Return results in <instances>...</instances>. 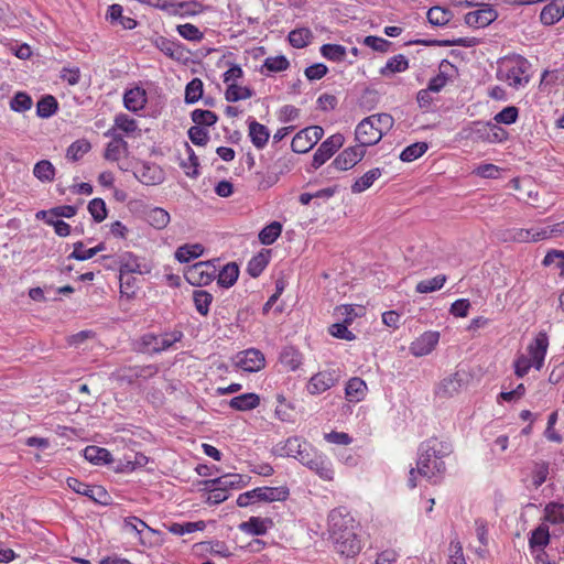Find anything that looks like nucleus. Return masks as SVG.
I'll use <instances>...</instances> for the list:
<instances>
[{"mask_svg": "<svg viewBox=\"0 0 564 564\" xmlns=\"http://www.w3.org/2000/svg\"><path fill=\"white\" fill-rule=\"evenodd\" d=\"M327 525L329 538L339 554L352 557L360 552L361 543L357 535L358 524L345 507L335 508L329 512Z\"/></svg>", "mask_w": 564, "mask_h": 564, "instance_id": "obj_1", "label": "nucleus"}, {"mask_svg": "<svg viewBox=\"0 0 564 564\" xmlns=\"http://www.w3.org/2000/svg\"><path fill=\"white\" fill-rule=\"evenodd\" d=\"M452 452L453 446L446 441L436 437L426 440L419 447L417 474L430 481L436 482V478L446 470L443 458L449 456Z\"/></svg>", "mask_w": 564, "mask_h": 564, "instance_id": "obj_2", "label": "nucleus"}, {"mask_svg": "<svg viewBox=\"0 0 564 564\" xmlns=\"http://www.w3.org/2000/svg\"><path fill=\"white\" fill-rule=\"evenodd\" d=\"M550 346V339L544 330H540L529 343L524 354H520L513 361L514 373L523 378L531 368L541 370Z\"/></svg>", "mask_w": 564, "mask_h": 564, "instance_id": "obj_3", "label": "nucleus"}, {"mask_svg": "<svg viewBox=\"0 0 564 564\" xmlns=\"http://www.w3.org/2000/svg\"><path fill=\"white\" fill-rule=\"evenodd\" d=\"M530 63L520 55H511L498 62L497 78L508 83L513 88H519L529 83Z\"/></svg>", "mask_w": 564, "mask_h": 564, "instance_id": "obj_4", "label": "nucleus"}, {"mask_svg": "<svg viewBox=\"0 0 564 564\" xmlns=\"http://www.w3.org/2000/svg\"><path fill=\"white\" fill-rule=\"evenodd\" d=\"M290 491L286 487H258L250 491L240 494L237 498L239 507H248L254 502H274L288 499Z\"/></svg>", "mask_w": 564, "mask_h": 564, "instance_id": "obj_5", "label": "nucleus"}, {"mask_svg": "<svg viewBox=\"0 0 564 564\" xmlns=\"http://www.w3.org/2000/svg\"><path fill=\"white\" fill-rule=\"evenodd\" d=\"M306 456L300 458V463L314 471L321 479L332 481L335 476L332 460L323 453L311 448Z\"/></svg>", "mask_w": 564, "mask_h": 564, "instance_id": "obj_6", "label": "nucleus"}, {"mask_svg": "<svg viewBox=\"0 0 564 564\" xmlns=\"http://www.w3.org/2000/svg\"><path fill=\"white\" fill-rule=\"evenodd\" d=\"M339 368L329 367L315 373L308 381L306 388L311 394H321L335 387L341 379Z\"/></svg>", "mask_w": 564, "mask_h": 564, "instance_id": "obj_7", "label": "nucleus"}, {"mask_svg": "<svg viewBox=\"0 0 564 564\" xmlns=\"http://www.w3.org/2000/svg\"><path fill=\"white\" fill-rule=\"evenodd\" d=\"M497 236L505 242H535L545 239V231L541 228H507L499 230Z\"/></svg>", "mask_w": 564, "mask_h": 564, "instance_id": "obj_8", "label": "nucleus"}, {"mask_svg": "<svg viewBox=\"0 0 564 564\" xmlns=\"http://www.w3.org/2000/svg\"><path fill=\"white\" fill-rule=\"evenodd\" d=\"M324 130L318 126L305 128L297 132L291 142V148L295 153H306L323 137Z\"/></svg>", "mask_w": 564, "mask_h": 564, "instance_id": "obj_9", "label": "nucleus"}, {"mask_svg": "<svg viewBox=\"0 0 564 564\" xmlns=\"http://www.w3.org/2000/svg\"><path fill=\"white\" fill-rule=\"evenodd\" d=\"M100 260H112L118 264L120 273L147 274L151 271V268L147 263L140 262L139 258L129 251L123 252L116 258L111 256H102Z\"/></svg>", "mask_w": 564, "mask_h": 564, "instance_id": "obj_10", "label": "nucleus"}, {"mask_svg": "<svg viewBox=\"0 0 564 564\" xmlns=\"http://www.w3.org/2000/svg\"><path fill=\"white\" fill-rule=\"evenodd\" d=\"M184 276L192 285H208L216 276V268L209 261L197 262L185 271Z\"/></svg>", "mask_w": 564, "mask_h": 564, "instance_id": "obj_11", "label": "nucleus"}, {"mask_svg": "<svg viewBox=\"0 0 564 564\" xmlns=\"http://www.w3.org/2000/svg\"><path fill=\"white\" fill-rule=\"evenodd\" d=\"M466 383V373L464 371H456L445 377L437 384L435 393L442 399H449L458 394Z\"/></svg>", "mask_w": 564, "mask_h": 564, "instance_id": "obj_12", "label": "nucleus"}, {"mask_svg": "<svg viewBox=\"0 0 564 564\" xmlns=\"http://www.w3.org/2000/svg\"><path fill=\"white\" fill-rule=\"evenodd\" d=\"M343 144L344 135L340 133L327 138L314 153L312 166L314 169L322 166Z\"/></svg>", "mask_w": 564, "mask_h": 564, "instance_id": "obj_13", "label": "nucleus"}, {"mask_svg": "<svg viewBox=\"0 0 564 564\" xmlns=\"http://www.w3.org/2000/svg\"><path fill=\"white\" fill-rule=\"evenodd\" d=\"M183 338L181 330H173L161 335L148 334L143 337V343L154 352H161L171 348L175 343Z\"/></svg>", "mask_w": 564, "mask_h": 564, "instance_id": "obj_14", "label": "nucleus"}, {"mask_svg": "<svg viewBox=\"0 0 564 564\" xmlns=\"http://www.w3.org/2000/svg\"><path fill=\"white\" fill-rule=\"evenodd\" d=\"M355 137L358 142L357 145L365 149L366 147L373 145L382 139V133L378 130L373 122L367 117L362 119L356 127Z\"/></svg>", "mask_w": 564, "mask_h": 564, "instance_id": "obj_15", "label": "nucleus"}, {"mask_svg": "<svg viewBox=\"0 0 564 564\" xmlns=\"http://www.w3.org/2000/svg\"><path fill=\"white\" fill-rule=\"evenodd\" d=\"M365 154L366 150L359 145L347 148L336 156L328 169L334 167L337 171H347L360 162Z\"/></svg>", "mask_w": 564, "mask_h": 564, "instance_id": "obj_16", "label": "nucleus"}, {"mask_svg": "<svg viewBox=\"0 0 564 564\" xmlns=\"http://www.w3.org/2000/svg\"><path fill=\"white\" fill-rule=\"evenodd\" d=\"M265 364L264 355L254 348L240 351L236 356V365L245 371H260Z\"/></svg>", "mask_w": 564, "mask_h": 564, "instance_id": "obj_17", "label": "nucleus"}, {"mask_svg": "<svg viewBox=\"0 0 564 564\" xmlns=\"http://www.w3.org/2000/svg\"><path fill=\"white\" fill-rule=\"evenodd\" d=\"M498 19V12L490 6H484L465 14L464 21L471 28H485Z\"/></svg>", "mask_w": 564, "mask_h": 564, "instance_id": "obj_18", "label": "nucleus"}, {"mask_svg": "<svg viewBox=\"0 0 564 564\" xmlns=\"http://www.w3.org/2000/svg\"><path fill=\"white\" fill-rule=\"evenodd\" d=\"M133 174L138 181L144 185H155L163 182V171L156 164L147 162L140 163L134 167Z\"/></svg>", "mask_w": 564, "mask_h": 564, "instance_id": "obj_19", "label": "nucleus"}, {"mask_svg": "<svg viewBox=\"0 0 564 564\" xmlns=\"http://www.w3.org/2000/svg\"><path fill=\"white\" fill-rule=\"evenodd\" d=\"M438 340V332H425L411 344L410 351L415 357L426 356L435 348Z\"/></svg>", "mask_w": 564, "mask_h": 564, "instance_id": "obj_20", "label": "nucleus"}, {"mask_svg": "<svg viewBox=\"0 0 564 564\" xmlns=\"http://www.w3.org/2000/svg\"><path fill=\"white\" fill-rule=\"evenodd\" d=\"M312 448L306 442L302 441L299 437H290L284 444L276 448V453L280 456L293 457L300 462L302 456H306Z\"/></svg>", "mask_w": 564, "mask_h": 564, "instance_id": "obj_21", "label": "nucleus"}, {"mask_svg": "<svg viewBox=\"0 0 564 564\" xmlns=\"http://www.w3.org/2000/svg\"><path fill=\"white\" fill-rule=\"evenodd\" d=\"M106 135H112V140L107 144L105 150V159L108 161H118L121 156L129 153V145L120 134H115L113 130H109Z\"/></svg>", "mask_w": 564, "mask_h": 564, "instance_id": "obj_22", "label": "nucleus"}, {"mask_svg": "<svg viewBox=\"0 0 564 564\" xmlns=\"http://www.w3.org/2000/svg\"><path fill=\"white\" fill-rule=\"evenodd\" d=\"M207 487H220V489H240L247 485L246 478L240 474H227L215 479L207 480Z\"/></svg>", "mask_w": 564, "mask_h": 564, "instance_id": "obj_23", "label": "nucleus"}, {"mask_svg": "<svg viewBox=\"0 0 564 564\" xmlns=\"http://www.w3.org/2000/svg\"><path fill=\"white\" fill-rule=\"evenodd\" d=\"M564 18V0H552L540 14V21L544 25H553Z\"/></svg>", "mask_w": 564, "mask_h": 564, "instance_id": "obj_24", "label": "nucleus"}, {"mask_svg": "<svg viewBox=\"0 0 564 564\" xmlns=\"http://www.w3.org/2000/svg\"><path fill=\"white\" fill-rule=\"evenodd\" d=\"M124 107L133 112L144 108L147 104V93L143 88L135 86L124 93L123 96Z\"/></svg>", "mask_w": 564, "mask_h": 564, "instance_id": "obj_25", "label": "nucleus"}, {"mask_svg": "<svg viewBox=\"0 0 564 564\" xmlns=\"http://www.w3.org/2000/svg\"><path fill=\"white\" fill-rule=\"evenodd\" d=\"M248 126L249 137L252 144L257 149H263L267 145L270 138L269 129L264 124L259 123L256 120H250Z\"/></svg>", "mask_w": 564, "mask_h": 564, "instance_id": "obj_26", "label": "nucleus"}, {"mask_svg": "<svg viewBox=\"0 0 564 564\" xmlns=\"http://www.w3.org/2000/svg\"><path fill=\"white\" fill-rule=\"evenodd\" d=\"M367 384L358 377L350 378L346 384V398L350 402H360L366 397Z\"/></svg>", "mask_w": 564, "mask_h": 564, "instance_id": "obj_27", "label": "nucleus"}, {"mask_svg": "<svg viewBox=\"0 0 564 564\" xmlns=\"http://www.w3.org/2000/svg\"><path fill=\"white\" fill-rule=\"evenodd\" d=\"M382 175L380 167H375L366 172L362 176L358 177L351 185V192L359 194L372 186V184Z\"/></svg>", "mask_w": 564, "mask_h": 564, "instance_id": "obj_28", "label": "nucleus"}, {"mask_svg": "<svg viewBox=\"0 0 564 564\" xmlns=\"http://www.w3.org/2000/svg\"><path fill=\"white\" fill-rule=\"evenodd\" d=\"M123 530L134 532L138 536L141 543L143 542L142 533L147 531L150 534H156L158 531L150 528L143 520L135 516H130L124 518L123 520Z\"/></svg>", "mask_w": 564, "mask_h": 564, "instance_id": "obj_29", "label": "nucleus"}, {"mask_svg": "<svg viewBox=\"0 0 564 564\" xmlns=\"http://www.w3.org/2000/svg\"><path fill=\"white\" fill-rule=\"evenodd\" d=\"M260 404V397L256 393H243L230 400L229 405L237 411L256 409Z\"/></svg>", "mask_w": 564, "mask_h": 564, "instance_id": "obj_30", "label": "nucleus"}, {"mask_svg": "<svg viewBox=\"0 0 564 564\" xmlns=\"http://www.w3.org/2000/svg\"><path fill=\"white\" fill-rule=\"evenodd\" d=\"M270 519H262L258 517H251L248 521L241 522L239 529L242 532L253 535H262L268 530V524H271Z\"/></svg>", "mask_w": 564, "mask_h": 564, "instance_id": "obj_31", "label": "nucleus"}, {"mask_svg": "<svg viewBox=\"0 0 564 564\" xmlns=\"http://www.w3.org/2000/svg\"><path fill=\"white\" fill-rule=\"evenodd\" d=\"M84 457L93 464H108L112 462L108 449L95 445H89L84 449Z\"/></svg>", "mask_w": 564, "mask_h": 564, "instance_id": "obj_32", "label": "nucleus"}, {"mask_svg": "<svg viewBox=\"0 0 564 564\" xmlns=\"http://www.w3.org/2000/svg\"><path fill=\"white\" fill-rule=\"evenodd\" d=\"M239 276V268L235 262L227 263L218 273L217 283L223 288L232 286Z\"/></svg>", "mask_w": 564, "mask_h": 564, "instance_id": "obj_33", "label": "nucleus"}, {"mask_svg": "<svg viewBox=\"0 0 564 564\" xmlns=\"http://www.w3.org/2000/svg\"><path fill=\"white\" fill-rule=\"evenodd\" d=\"M409 67V61L408 58L402 55H394L391 58L388 59L384 67L381 68L380 74L382 76H391L395 73H401L406 70Z\"/></svg>", "mask_w": 564, "mask_h": 564, "instance_id": "obj_34", "label": "nucleus"}, {"mask_svg": "<svg viewBox=\"0 0 564 564\" xmlns=\"http://www.w3.org/2000/svg\"><path fill=\"white\" fill-rule=\"evenodd\" d=\"M302 354L293 347H285L281 355V364L290 371H295L302 365Z\"/></svg>", "mask_w": 564, "mask_h": 564, "instance_id": "obj_35", "label": "nucleus"}, {"mask_svg": "<svg viewBox=\"0 0 564 564\" xmlns=\"http://www.w3.org/2000/svg\"><path fill=\"white\" fill-rule=\"evenodd\" d=\"M145 219L152 227L163 229L169 225L171 218L165 209L154 207L147 212Z\"/></svg>", "mask_w": 564, "mask_h": 564, "instance_id": "obj_36", "label": "nucleus"}, {"mask_svg": "<svg viewBox=\"0 0 564 564\" xmlns=\"http://www.w3.org/2000/svg\"><path fill=\"white\" fill-rule=\"evenodd\" d=\"M204 251V248L200 243L194 245H183L178 247L175 251V258L181 263L189 262L193 259L198 258Z\"/></svg>", "mask_w": 564, "mask_h": 564, "instance_id": "obj_37", "label": "nucleus"}, {"mask_svg": "<svg viewBox=\"0 0 564 564\" xmlns=\"http://www.w3.org/2000/svg\"><path fill=\"white\" fill-rule=\"evenodd\" d=\"M58 109V102L52 95L43 96L36 104V115L41 118L52 117Z\"/></svg>", "mask_w": 564, "mask_h": 564, "instance_id": "obj_38", "label": "nucleus"}, {"mask_svg": "<svg viewBox=\"0 0 564 564\" xmlns=\"http://www.w3.org/2000/svg\"><path fill=\"white\" fill-rule=\"evenodd\" d=\"M453 18V12L443 7H432L427 11V20L431 24L442 26L447 24Z\"/></svg>", "mask_w": 564, "mask_h": 564, "instance_id": "obj_39", "label": "nucleus"}, {"mask_svg": "<svg viewBox=\"0 0 564 564\" xmlns=\"http://www.w3.org/2000/svg\"><path fill=\"white\" fill-rule=\"evenodd\" d=\"M253 96V90L249 87L239 86L235 83L229 84L225 91V98L229 102L248 99Z\"/></svg>", "mask_w": 564, "mask_h": 564, "instance_id": "obj_40", "label": "nucleus"}, {"mask_svg": "<svg viewBox=\"0 0 564 564\" xmlns=\"http://www.w3.org/2000/svg\"><path fill=\"white\" fill-rule=\"evenodd\" d=\"M313 39V34L307 28H300L289 33V42L293 47L303 48L307 46Z\"/></svg>", "mask_w": 564, "mask_h": 564, "instance_id": "obj_41", "label": "nucleus"}, {"mask_svg": "<svg viewBox=\"0 0 564 564\" xmlns=\"http://www.w3.org/2000/svg\"><path fill=\"white\" fill-rule=\"evenodd\" d=\"M550 542V533L549 528L546 525H539L535 530L531 532V536L529 539V545L532 550L535 549H544Z\"/></svg>", "mask_w": 564, "mask_h": 564, "instance_id": "obj_42", "label": "nucleus"}, {"mask_svg": "<svg viewBox=\"0 0 564 564\" xmlns=\"http://www.w3.org/2000/svg\"><path fill=\"white\" fill-rule=\"evenodd\" d=\"M193 301L196 311L200 315L207 316L209 313V306L213 302V295L205 290H195L193 292Z\"/></svg>", "mask_w": 564, "mask_h": 564, "instance_id": "obj_43", "label": "nucleus"}, {"mask_svg": "<svg viewBox=\"0 0 564 564\" xmlns=\"http://www.w3.org/2000/svg\"><path fill=\"white\" fill-rule=\"evenodd\" d=\"M33 174L41 182H52L55 177V167L48 160H41L34 165Z\"/></svg>", "mask_w": 564, "mask_h": 564, "instance_id": "obj_44", "label": "nucleus"}, {"mask_svg": "<svg viewBox=\"0 0 564 564\" xmlns=\"http://www.w3.org/2000/svg\"><path fill=\"white\" fill-rule=\"evenodd\" d=\"M282 225L279 221H272L265 226L259 234V240L262 245H272L281 235Z\"/></svg>", "mask_w": 564, "mask_h": 564, "instance_id": "obj_45", "label": "nucleus"}, {"mask_svg": "<svg viewBox=\"0 0 564 564\" xmlns=\"http://www.w3.org/2000/svg\"><path fill=\"white\" fill-rule=\"evenodd\" d=\"M446 282V275L438 274L432 279L420 281L416 286L415 291L417 293H431L437 290H441Z\"/></svg>", "mask_w": 564, "mask_h": 564, "instance_id": "obj_46", "label": "nucleus"}, {"mask_svg": "<svg viewBox=\"0 0 564 564\" xmlns=\"http://www.w3.org/2000/svg\"><path fill=\"white\" fill-rule=\"evenodd\" d=\"M544 518L552 524L564 523V505L558 502H550L545 506Z\"/></svg>", "mask_w": 564, "mask_h": 564, "instance_id": "obj_47", "label": "nucleus"}, {"mask_svg": "<svg viewBox=\"0 0 564 564\" xmlns=\"http://www.w3.org/2000/svg\"><path fill=\"white\" fill-rule=\"evenodd\" d=\"M323 57L333 62H343L346 58V47L339 44H324L321 46Z\"/></svg>", "mask_w": 564, "mask_h": 564, "instance_id": "obj_48", "label": "nucleus"}, {"mask_svg": "<svg viewBox=\"0 0 564 564\" xmlns=\"http://www.w3.org/2000/svg\"><path fill=\"white\" fill-rule=\"evenodd\" d=\"M429 149L426 142H415L406 147L400 154V160L403 162H412L421 158Z\"/></svg>", "mask_w": 564, "mask_h": 564, "instance_id": "obj_49", "label": "nucleus"}, {"mask_svg": "<svg viewBox=\"0 0 564 564\" xmlns=\"http://www.w3.org/2000/svg\"><path fill=\"white\" fill-rule=\"evenodd\" d=\"M191 118H192L193 122L195 123V126L203 127V128H204V126H206V127L214 126L218 120V116L215 112H213L210 110H203V109L193 110L191 113Z\"/></svg>", "mask_w": 564, "mask_h": 564, "instance_id": "obj_50", "label": "nucleus"}, {"mask_svg": "<svg viewBox=\"0 0 564 564\" xmlns=\"http://www.w3.org/2000/svg\"><path fill=\"white\" fill-rule=\"evenodd\" d=\"M269 263L268 254L260 252L253 256L247 265V272L252 276H259Z\"/></svg>", "mask_w": 564, "mask_h": 564, "instance_id": "obj_51", "label": "nucleus"}, {"mask_svg": "<svg viewBox=\"0 0 564 564\" xmlns=\"http://www.w3.org/2000/svg\"><path fill=\"white\" fill-rule=\"evenodd\" d=\"M169 531L176 535H184L187 533H193L195 531H202L205 529V522L204 521H197V522H186V523H171L167 527Z\"/></svg>", "mask_w": 564, "mask_h": 564, "instance_id": "obj_52", "label": "nucleus"}, {"mask_svg": "<svg viewBox=\"0 0 564 564\" xmlns=\"http://www.w3.org/2000/svg\"><path fill=\"white\" fill-rule=\"evenodd\" d=\"M90 143L87 140H77L68 147L66 158L76 162L82 159L90 150Z\"/></svg>", "mask_w": 564, "mask_h": 564, "instance_id": "obj_53", "label": "nucleus"}, {"mask_svg": "<svg viewBox=\"0 0 564 564\" xmlns=\"http://www.w3.org/2000/svg\"><path fill=\"white\" fill-rule=\"evenodd\" d=\"M203 97V82L199 78H193L185 88V102L195 104Z\"/></svg>", "mask_w": 564, "mask_h": 564, "instance_id": "obj_54", "label": "nucleus"}, {"mask_svg": "<svg viewBox=\"0 0 564 564\" xmlns=\"http://www.w3.org/2000/svg\"><path fill=\"white\" fill-rule=\"evenodd\" d=\"M33 105L30 95L23 91L17 93L10 100V108L15 112H24L30 110Z\"/></svg>", "mask_w": 564, "mask_h": 564, "instance_id": "obj_55", "label": "nucleus"}, {"mask_svg": "<svg viewBox=\"0 0 564 564\" xmlns=\"http://www.w3.org/2000/svg\"><path fill=\"white\" fill-rule=\"evenodd\" d=\"M368 118L371 120V122H373V126L378 130H380V132L382 133V137L386 134V132L391 130L394 124L393 117L386 112L372 115V116H369Z\"/></svg>", "mask_w": 564, "mask_h": 564, "instance_id": "obj_56", "label": "nucleus"}, {"mask_svg": "<svg viewBox=\"0 0 564 564\" xmlns=\"http://www.w3.org/2000/svg\"><path fill=\"white\" fill-rule=\"evenodd\" d=\"M178 34L188 41L200 42L204 37V33L194 24L185 23L177 26Z\"/></svg>", "mask_w": 564, "mask_h": 564, "instance_id": "obj_57", "label": "nucleus"}, {"mask_svg": "<svg viewBox=\"0 0 564 564\" xmlns=\"http://www.w3.org/2000/svg\"><path fill=\"white\" fill-rule=\"evenodd\" d=\"M263 67L272 73L283 72L290 67V62L284 55L271 56L265 58Z\"/></svg>", "mask_w": 564, "mask_h": 564, "instance_id": "obj_58", "label": "nucleus"}, {"mask_svg": "<svg viewBox=\"0 0 564 564\" xmlns=\"http://www.w3.org/2000/svg\"><path fill=\"white\" fill-rule=\"evenodd\" d=\"M88 212L95 221L101 223L107 217V207L101 198H94L88 204Z\"/></svg>", "mask_w": 564, "mask_h": 564, "instance_id": "obj_59", "label": "nucleus"}, {"mask_svg": "<svg viewBox=\"0 0 564 564\" xmlns=\"http://www.w3.org/2000/svg\"><path fill=\"white\" fill-rule=\"evenodd\" d=\"M549 476V463L536 462L532 470V484L535 488H539Z\"/></svg>", "mask_w": 564, "mask_h": 564, "instance_id": "obj_60", "label": "nucleus"}, {"mask_svg": "<svg viewBox=\"0 0 564 564\" xmlns=\"http://www.w3.org/2000/svg\"><path fill=\"white\" fill-rule=\"evenodd\" d=\"M448 564H467L463 545L458 540H452L448 546Z\"/></svg>", "mask_w": 564, "mask_h": 564, "instance_id": "obj_61", "label": "nucleus"}, {"mask_svg": "<svg viewBox=\"0 0 564 564\" xmlns=\"http://www.w3.org/2000/svg\"><path fill=\"white\" fill-rule=\"evenodd\" d=\"M115 126L128 135L132 134L138 130L137 121L126 113H120L116 116Z\"/></svg>", "mask_w": 564, "mask_h": 564, "instance_id": "obj_62", "label": "nucleus"}, {"mask_svg": "<svg viewBox=\"0 0 564 564\" xmlns=\"http://www.w3.org/2000/svg\"><path fill=\"white\" fill-rule=\"evenodd\" d=\"M154 45L166 56L172 57V58L176 57L178 50H180L178 45L175 42H173L164 36H159L158 39H155Z\"/></svg>", "mask_w": 564, "mask_h": 564, "instance_id": "obj_63", "label": "nucleus"}, {"mask_svg": "<svg viewBox=\"0 0 564 564\" xmlns=\"http://www.w3.org/2000/svg\"><path fill=\"white\" fill-rule=\"evenodd\" d=\"M543 264L545 267L554 264L561 270V274L564 275V252L557 250L549 251L543 259Z\"/></svg>", "mask_w": 564, "mask_h": 564, "instance_id": "obj_64", "label": "nucleus"}]
</instances>
